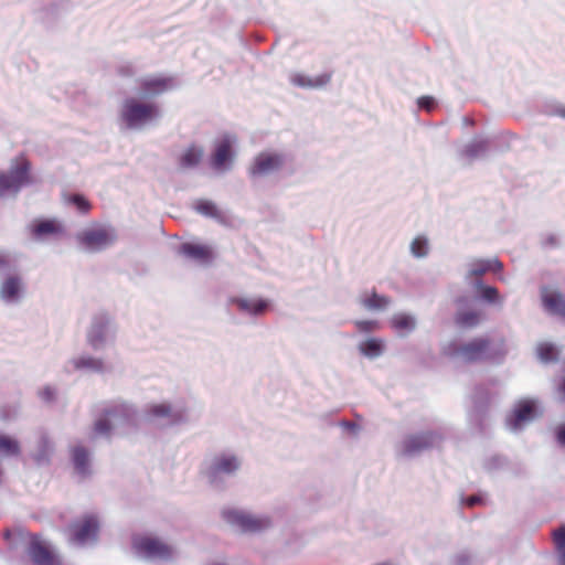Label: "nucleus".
<instances>
[{"label": "nucleus", "instance_id": "nucleus-19", "mask_svg": "<svg viewBox=\"0 0 565 565\" xmlns=\"http://www.w3.org/2000/svg\"><path fill=\"white\" fill-rule=\"evenodd\" d=\"M71 459L74 471L81 479H86L92 475L90 454L84 446H74L71 450Z\"/></svg>", "mask_w": 565, "mask_h": 565}, {"label": "nucleus", "instance_id": "nucleus-26", "mask_svg": "<svg viewBox=\"0 0 565 565\" xmlns=\"http://www.w3.org/2000/svg\"><path fill=\"white\" fill-rule=\"evenodd\" d=\"M360 303L367 311L383 312L391 307L392 298L372 290L370 294L364 292L360 296Z\"/></svg>", "mask_w": 565, "mask_h": 565}, {"label": "nucleus", "instance_id": "nucleus-14", "mask_svg": "<svg viewBox=\"0 0 565 565\" xmlns=\"http://www.w3.org/2000/svg\"><path fill=\"white\" fill-rule=\"evenodd\" d=\"M28 554L34 565H61L57 555L36 534L31 535Z\"/></svg>", "mask_w": 565, "mask_h": 565}, {"label": "nucleus", "instance_id": "nucleus-23", "mask_svg": "<svg viewBox=\"0 0 565 565\" xmlns=\"http://www.w3.org/2000/svg\"><path fill=\"white\" fill-rule=\"evenodd\" d=\"M331 81V73H323L316 77H310L301 73H291L289 82L297 87L306 89L322 88Z\"/></svg>", "mask_w": 565, "mask_h": 565}, {"label": "nucleus", "instance_id": "nucleus-1", "mask_svg": "<svg viewBox=\"0 0 565 565\" xmlns=\"http://www.w3.org/2000/svg\"><path fill=\"white\" fill-rule=\"evenodd\" d=\"M138 423L137 408L126 402H111L102 409L93 426L96 436L110 439L116 433H124Z\"/></svg>", "mask_w": 565, "mask_h": 565}, {"label": "nucleus", "instance_id": "nucleus-49", "mask_svg": "<svg viewBox=\"0 0 565 565\" xmlns=\"http://www.w3.org/2000/svg\"><path fill=\"white\" fill-rule=\"evenodd\" d=\"M53 4L62 10H68L71 8V2L68 0H55Z\"/></svg>", "mask_w": 565, "mask_h": 565}, {"label": "nucleus", "instance_id": "nucleus-24", "mask_svg": "<svg viewBox=\"0 0 565 565\" xmlns=\"http://www.w3.org/2000/svg\"><path fill=\"white\" fill-rule=\"evenodd\" d=\"M75 371L102 374L105 372V362L100 358L83 354L68 361Z\"/></svg>", "mask_w": 565, "mask_h": 565}, {"label": "nucleus", "instance_id": "nucleus-33", "mask_svg": "<svg viewBox=\"0 0 565 565\" xmlns=\"http://www.w3.org/2000/svg\"><path fill=\"white\" fill-rule=\"evenodd\" d=\"M409 253L414 258L423 259L430 253V242L425 235H417L409 244Z\"/></svg>", "mask_w": 565, "mask_h": 565}, {"label": "nucleus", "instance_id": "nucleus-30", "mask_svg": "<svg viewBox=\"0 0 565 565\" xmlns=\"http://www.w3.org/2000/svg\"><path fill=\"white\" fill-rule=\"evenodd\" d=\"M194 210L205 216L215 220L216 222L221 224L226 223V215L220 211L216 206V204L209 200H198L194 203Z\"/></svg>", "mask_w": 565, "mask_h": 565}, {"label": "nucleus", "instance_id": "nucleus-46", "mask_svg": "<svg viewBox=\"0 0 565 565\" xmlns=\"http://www.w3.org/2000/svg\"><path fill=\"white\" fill-rule=\"evenodd\" d=\"M340 425L352 435L358 434L360 430V426L354 422L342 420Z\"/></svg>", "mask_w": 565, "mask_h": 565}, {"label": "nucleus", "instance_id": "nucleus-35", "mask_svg": "<svg viewBox=\"0 0 565 565\" xmlns=\"http://www.w3.org/2000/svg\"><path fill=\"white\" fill-rule=\"evenodd\" d=\"M552 541L558 565H565V525H561L552 532Z\"/></svg>", "mask_w": 565, "mask_h": 565}, {"label": "nucleus", "instance_id": "nucleus-10", "mask_svg": "<svg viewBox=\"0 0 565 565\" xmlns=\"http://www.w3.org/2000/svg\"><path fill=\"white\" fill-rule=\"evenodd\" d=\"M223 519L242 533L260 532L271 525V521L268 516H255L236 509L223 511Z\"/></svg>", "mask_w": 565, "mask_h": 565}, {"label": "nucleus", "instance_id": "nucleus-16", "mask_svg": "<svg viewBox=\"0 0 565 565\" xmlns=\"http://www.w3.org/2000/svg\"><path fill=\"white\" fill-rule=\"evenodd\" d=\"M234 152L232 149V139L224 136L215 146L211 157V166L214 170L225 172L231 169Z\"/></svg>", "mask_w": 565, "mask_h": 565}, {"label": "nucleus", "instance_id": "nucleus-11", "mask_svg": "<svg viewBox=\"0 0 565 565\" xmlns=\"http://www.w3.org/2000/svg\"><path fill=\"white\" fill-rule=\"evenodd\" d=\"M286 164V156L275 151H263L258 153L248 169L252 179L269 177L279 172Z\"/></svg>", "mask_w": 565, "mask_h": 565}, {"label": "nucleus", "instance_id": "nucleus-17", "mask_svg": "<svg viewBox=\"0 0 565 565\" xmlns=\"http://www.w3.org/2000/svg\"><path fill=\"white\" fill-rule=\"evenodd\" d=\"M179 255L198 265L206 266L213 262V252L210 247L194 244L182 243L178 248Z\"/></svg>", "mask_w": 565, "mask_h": 565}, {"label": "nucleus", "instance_id": "nucleus-48", "mask_svg": "<svg viewBox=\"0 0 565 565\" xmlns=\"http://www.w3.org/2000/svg\"><path fill=\"white\" fill-rule=\"evenodd\" d=\"M482 502V498L480 495H470L465 500H461V504H465L467 507H475Z\"/></svg>", "mask_w": 565, "mask_h": 565}, {"label": "nucleus", "instance_id": "nucleus-3", "mask_svg": "<svg viewBox=\"0 0 565 565\" xmlns=\"http://www.w3.org/2000/svg\"><path fill=\"white\" fill-rule=\"evenodd\" d=\"M160 117L161 111L157 104L141 103L134 97L124 100L119 113L120 121L128 130H140Z\"/></svg>", "mask_w": 565, "mask_h": 565}, {"label": "nucleus", "instance_id": "nucleus-36", "mask_svg": "<svg viewBox=\"0 0 565 565\" xmlns=\"http://www.w3.org/2000/svg\"><path fill=\"white\" fill-rule=\"evenodd\" d=\"M537 355L541 361L548 363L554 362L558 358V350L557 348L550 342H542L537 345Z\"/></svg>", "mask_w": 565, "mask_h": 565}, {"label": "nucleus", "instance_id": "nucleus-25", "mask_svg": "<svg viewBox=\"0 0 565 565\" xmlns=\"http://www.w3.org/2000/svg\"><path fill=\"white\" fill-rule=\"evenodd\" d=\"M535 405L532 401H521L514 408L512 416L508 419V425L513 429H519L521 426L530 422L534 417Z\"/></svg>", "mask_w": 565, "mask_h": 565}, {"label": "nucleus", "instance_id": "nucleus-2", "mask_svg": "<svg viewBox=\"0 0 565 565\" xmlns=\"http://www.w3.org/2000/svg\"><path fill=\"white\" fill-rule=\"evenodd\" d=\"M242 466L241 456L231 450H222L210 458L203 473L213 488L223 489L227 480L236 477Z\"/></svg>", "mask_w": 565, "mask_h": 565}, {"label": "nucleus", "instance_id": "nucleus-32", "mask_svg": "<svg viewBox=\"0 0 565 565\" xmlns=\"http://www.w3.org/2000/svg\"><path fill=\"white\" fill-rule=\"evenodd\" d=\"M54 451V445L46 434H42L39 443L38 450L34 455V460L38 465H44L50 461V457Z\"/></svg>", "mask_w": 565, "mask_h": 565}, {"label": "nucleus", "instance_id": "nucleus-29", "mask_svg": "<svg viewBox=\"0 0 565 565\" xmlns=\"http://www.w3.org/2000/svg\"><path fill=\"white\" fill-rule=\"evenodd\" d=\"M204 156L203 148L196 145L188 147L179 157L178 164L181 170H191L199 167Z\"/></svg>", "mask_w": 565, "mask_h": 565}, {"label": "nucleus", "instance_id": "nucleus-50", "mask_svg": "<svg viewBox=\"0 0 565 565\" xmlns=\"http://www.w3.org/2000/svg\"><path fill=\"white\" fill-rule=\"evenodd\" d=\"M558 391L563 395V397L565 398V379L562 381V383H561V385L558 387Z\"/></svg>", "mask_w": 565, "mask_h": 565}, {"label": "nucleus", "instance_id": "nucleus-37", "mask_svg": "<svg viewBox=\"0 0 565 565\" xmlns=\"http://www.w3.org/2000/svg\"><path fill=\"white\" fill-rule=\"evenodd\" d=\"M0 454L8 457L18 456L20 454L19 443L9 436L0 434Z\"/></svg>", "mask_w": 565, "mask_h": 565}, {"label": "nucleus", "instance_id": "nucleus-44", "mask_svg": "<svg viewBox=\"0 0 565 565\" xmlns=\"http://www.w3.org/2000/svg\"><path fill=\"white\" fill-rule=\"evenodd\" d=\"M443 354L449 358H455L459 354V341L454 339L447 344L443 345Z\"/></svg>", "mask_w": 565, "mask_h": 565}, {"label": "nucleus", "instance_id": "nucleus-27", "mask_svg": "<svg viewBox=\"0 0 565 565\" xmlns=\"http://www.w3.org/2000/svg\"><path fill=\"white\" fill-rule=\"evenodd\" d=\"M173 79L167 77L145 78L140 83L141 93L145 96L152 97L160 95L172 87Z\"/></svg>", "mask_w": 565, "mask_h": 565}, {"label": "nucleus", "instance_id": "nucleus-40", "mask_svg": "<svg viewBox=\"0 0 565 565\" xmlns=\"http://www.w3.org/2000/svg\"><path fill=\"white\" fill-rule=\"evenodd\" d=\"M486 150L487 142L484 140H475L466 147L465 154L470 159H475L484 153Z\"/></svg>", "mask_w": 565, "mask_h": 565}, {"label": "nucleus", "instance_id": "nucleus-43", "mask_svg": "<svg viewBox=\"0 0 565 565\" xmlns=\"http://www.w3.org/2000/svg\"><path fill=\"white\" fill-rule=\"evenodd\" d=\"M417 106L420 110L431 113L436 108L437 102L433 96H420L417 98Z\"/></svg>", "mask_w": 565, "mask_h": 565}, {"label": "nucleus", "instance_id": "nucleus-4", "mask_svg": "<svg viewBox=\"0 0 565 565\" xmlns=\"http://www.w3.org/2000/svg\"><path fill=\"white\" fill-rule=\"evenodd\" d=\"M131 550L137 558L148 562H171L178 555V551L174 546L169 545L157 537L147 535L134 536Z\"/></svg>", "mask_w": 565, "mask_h": 565}, {"label": "nucleus", "instance_id": "nucleus-52", "mask_svg": "<svg viewBox=\"0 0 565 565\" xmlns=\"http://www.w3.org/2000/svg\"><path fill=\"white\" fill-rule=\"evenodd\" d=\"M11 535H12V532H11L10 530H6V531H4L3 536H4V539H6V540H8V541H9V540L11 539Z\"/></svg>", "mask_w": 565, "mask_h": 565}, {"label": "nucleus", "instance_id": "nucleus-9", "mask_svg": "<svg viewBox=\"0 0 565 565\" xmlns=\"http://www.w3.org/2000/svg\"><path fill=\"white\" fill-rule=\"evenodd\" d=\"M29 183L30 163L23 161L7 172H0V198L15 196Z\"/></svg>", "mask_w": 565, "mask_h": 565}, {"label": "nucleus", "instance_id": "nucleus-42", "mask_svg": "<svg viewBox=\"0 0 565 565\" xmlns=\"http://www.w3.org/2000/svg\"><path fill=\"white\" fill-rule=\"evenodd\" d=\"M353 324L360 333H371L380 328L376 320H355Z\"/></svg>", "mask_w": 565, "mask_h": 565}, {"label": "nucleus", "instance_id": "nucleus-22", "mask_svg": "<svg viewBox=\"0 0 565 565\" xmlns=\"http://www.w3.org/2000/svg\"><path fill=\"white\" fill-rule=\"evenodd\" d=\"M356 349L361 356L373 361L385 353L386 342L382 338L369 337L360 341Z\"/></svg>", "mask_w": 565, "mask_h": 565}, {"label": "nucleus", "instance_id": "nucleus-15", "mask_svg": "<svg viewBox=\"0 0 565 565\" xmlns=\"http://www.w3.org/2000/svg\"><path fill=\"white\" fill-rule=\"evenodd\" d=\"M491 358V341L488 338H475L461 344V360L482 362Z\"/></svg>", "mask_w": 565, "mask_h": 565}, {"label": "nucleus", "instance_id": "nucleus-5", "mask_svg": "<svg viewBox=\"0 0 565 565\" xmlns=\"http://www.w3.org/2000/svg\"><path fill=\"white\" fill-rule=\"evenodd\" d=\"M118 239L117 231L111 225H96L75 235V241L81 248L89 253H98L113 246Z\"/></svg>", "mask_w": 565, "mask_h": 565}, {"label": "nucleus", "instance_id": "nucleus-31", "mask_svg": "<svg viewBox=\"0 0 565 565\" xmlns=\"http://www.w3.org/2000/svg\"><path fill=\"white\" fill-rule=\"evenodd\" d=\"M475 290L478 296V298L487 303L490 305H501L502 303V297L500 296V292L498 288L493 286L484 285L481 280H477L475 282Z\"/></svg>", "mask_w": 565, "mask_h": 565}, {"label": "nucleus", "instance_id": "nucleus-28", "mask_svg": "<svg viewBox=\"0 0 565 565\" xmlns=\"http://www.w3.org/2000/svg\"><path fill=\"white\" fill-rule=\"evenodd\" d=\"M390 323L398 335L405 337L416 329L417 319L414 315L399 312L392 316Z\"/></svg>", "mask_w": 565, "mask_h": 565}, {"label": "nucleus", "instance_id": "nucleus-53", "mask_svg": "<svg viewBox=\"0 0 565 565\" xmlns=\"http://www.w3.org/2000/svg\"><path fill=\"white\" fill-rule=\"evenodd\" d=\"M454 321L455 323H459V311L454 315Z\"/></svg>", "mask_w": 565, "mask_h": 565}, {"label": "nucleus", "instance_id": "nucleus-39", "mask_svg": "<svg viewBox=\"0 0 565 565\" xmlns=\"http://www.w3.org/2000/svg\"><path fill=\"white\" fill-rule=\"evenodd\" d=\"M17 270L18 267L13 258L8 253L0 250V279H3V277Z\"/></svg>", "mask_w": 565, "mask_h": 565}, {"label": "nucleus", "instance_id": "nucleus-12", "mask_svg": "<svg viewBox=\"0 0 565 565\" xmlns=\"http://www.w3.org/2000/svg\"><path fill=\"white\" fill-rule=\"evenodd\" d=\"M26 286L19 270L0 281V300L9 306L19 305L25 296Z\"/></svg>", "mask_w": 565, "mask_h": 565}, {"label": "nucleus", "instance_id": "nucleus-41", "mask_svg": "<svg viewBox=\"0 0 565 565\" xmlns=\"http://www.w3.org/2000/svg\"><path fill=\"white\" fill-rule=\"evenodd\" d=\"M68 203L74 205L81 213H87L90 210V203L82 194L70 195Z\"/></svg>", "mask_w": 565, "mask_h": 565}, {"label": "nucleus", "instance_id": "nucleus-13", "mask_svg": "<svg viewBox=\"0 0 565 565\" xmlns=\"http://www.w3.org/2000/svg\"><path fill=\"white\" fill-rule=\"evenodd\" d=\"M227 305L248 318L262 317L270 308V301L260 297L231 296L227 299Z\"/></svg>", "mask_w": 565, "mask_h": 565}, {"label": "nucleus", "instance_id": "nucleus-21", "mask_svg": "<svg viewBox=\"0 0 565 565\" xmlns=\"http://www.w3.org/2000/svg\"><path fill=\"white\" fill-rule=\"evenodd\" d=\"M98 521L95 516L90 515L84 519V521L74 526L73 541L79 545L94 541L97 537Z\"/></svg>", "mask_w": 565, "mask_h": 565}, {"label": "nucleus", "instance_id": "nucleus-47", "mask_svg": "<svg viewBox=\"0 0 565 565\" xmlns=\"http://www.w3.org/2000/svg\"><path fill=\"white\" fill-rule=\"evenodd\" d=\"M555 437L559 446H565V424L559 425L555 429Z\"/></svg>", "mask_w": 565, "mask_h": 565}, {"label": "nucleus", "instance_id": "nucleus-45", "mask_svg": "<svg viewBox=\"0 0 565 565\" xmlns=\"http://www.w3.org/2000/svg\"><path fill=\"white\" fill-rule=\"evenodd\" d=\"M39 396L46 403H52L55 399L56 391L52 386H45L39 392Z\"/></svg>", "mask_w": 565, "mask_h": 565}, {"label": "nucleus", "instance_id": "nucleus-54", "mask_svg": "<svg viewBox=\"0 0 565 565\" xmlns=\"http://www.w3.org/2000/svg\"><path fill=\"white\" fill-rule=\"evenodd\" d=\"M212 565H226V564H224V563H214Z\"/></svg>", "mask_w": 565, "mask_h": 565}, {"label": "nucleus", "instance_id": "nucleus-38", "mask_svg": "<svg viewBox=\"0 0 565 565\" xmlns=\"http://www.w3.org/2000/svg\"><path fill=\"white\" fill-rule=\"evenodd\" d=\"M483 312L481 310L470 309L461 312V327L475 328L483 319Z\"/></svg>", "mask_w": 565, "mask_h": 565}, {"label": "nucleus", "instance_id": "nucleus-8", "mask_svg": "<svg viewBox=\"0 0 565 565\" xmlns=\"http://www.w3.org/2000/svg\"><path fill=\"white\" fill-rule=\"evenodd\" d=\"M147 415L158 420L163 427H177L190 423L189 408L181 401L152 404L147 408Z\"/></svg>", "mask_w": 565, "mask_h": 565}, {"label": "nucleus", "instance_id": "nucleus-6", "mask_svg": "<svg viewBox=\"0 0 565 565\" xmlns=\"http://www.w3.org/2000/svg\"><path fill=\"white\" fill-rule=\"evenodd\" d=\"M117 326L114 319L105 312H98L92 318L86 333V341L95 351L104 350L115 342Z\"/></svg>", "mask_w": 565, "mask_h": 565}, {"label": "nucleus", "instance_id": "nucleus-18", "mask_svg": "<svg viewBox=\"0 0 565 565\" xmlns=\"http://www.w3.org/2000/svg\"><path fill=\"white\" fill-rule=\"evenodd\" d=\"M541 300L547 312L565 319V294L543 286L541 288Z\"/></svg>", "mask_w": 565, "mask_h": 565}, {"label": "nucleus", "instance_id": "nucleus-20", "mask_svg": "<svg viewBox=\"0 0 565 565\" xmlns=\"http://www.w3.org/2000/svg\"><path fill=\"white\" fill-rule=\"evenodd\" d=\"M503 270V264L498 258L490 259H476L469 264V269L467 277L476 278L477 280H481L480 278L487 273L499 274Z\"/></svg>", "mask_w": 565, "mask_h": 565}, {"label": "nucleus", "instance_id": "nucleus-34", "mask_svg": "<svg viewBox=\"0 0 565 565\" xmlns=\"http://www.w3.org/2000/svg\"><path fill=\"white\" fill-rule=\"evenodd\" d=\"M62 227L53 220H43L34 224L32 234L35 238H42L46 235L57 234Z\"/></svg>", "mask_w": 565, "mask_h": 565}, {"label": "nucleus", "instance_id": "nucleus-51", "mask_svg": "<svg viewBox=\"0 0 565 565\" xmlns=\"http://www.w3.org/2000/svg\"><path fill=\"white\" fill-rule=\"evenodd\" d=\"M556 113L559 117L565 118V107L558 108Z\"/></svg>", "mask_w": 565, "mask_h": 565}, {"label": "nucleus", "instance_id": "nucleus-7", "mask_svg": "<svg viewBox=\"0 0 565 565\" xmlns=\"http://www.w3.org/2000/svg\"><path fill=\"white\" fill-rule=\"evenodd\" d=\"M443 435L437 430H422L405 435L399 444V452L405 459H414L422 454L438 447Z\"/></svg>", "mask_w": 565, "mask_h": 565}]
</instances>
